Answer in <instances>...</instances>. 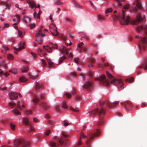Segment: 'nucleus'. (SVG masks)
<instances>
[{"instance_id":"obj_45","label":"nucleus","mask_w":147,"mask_h":147,"mask_svg":"<svg viewBox=\"0 0 147 147\" xmlns=\"http://www.w3.org/2000/svg\"><path fill=\"white\" fill-rule=\"evenodd\" d=\"M7 58L8 59L10 60H13V57L12 55L11 54L9 53L7 55Z\"/></svg>"},{"instance_id":"obj_60","label":"nucleus","mask_w":147,"mask_h":147,"mask_svg":"<svg viewBox=\"0 0 147 147\" xmlns=\"http://www.w3.org/2000/svg\"><path fill=\"white\" fill-rule=\"evenodd\" d=\"M29 26L30 28L32 29L35 27V25L34 24H30Z\"/></svg>"},{"instance_id":"obj_18","label":"nucleus","mask_w":147,"mask_h":147,"mask_svg":"<svg viewBox=\"0 0 147 147\" xmlns=\"http://www.w3.org/2000/svg\"><path fill=\"white\" fill-rule=\"evenodd\" d=\"M82 44H83V43L82 42L78 45V48L77 49V50L79 53H81L82 49L84 52H85L87 51V48L86 47H82Z\"/></svg>"},{"instance_id":"obj_28","label":"nucleus","mask_w":147,"mask_h":147,"mask_svg":"<svg viewBox=\"0 0 147 147\" xmlns=\"http://www.w3.org/2000/svg\"><path fill=\"white\" fill-rule=\"evenodd\" d=\"M139 68H143L145 70L147 69V62H146L139 67Z\"/></svg>"},{"instance_id":"obj_10","label":"nucleus","mask_w":147,"mask_h":147,"mask_svg":"<svg viewBox=\"0 0 147 147\" xmlns=\"http://www.w3.org/2000/svg\"><path fill=\"white\" fill-rule=\"evenodd\" d=\"M17 102L15 103L14 102H10L9 103V105L10 107L14 106L16 105L17 107L20 109H24L25 106L20 102Z\"/></svg>"},{"instance_id":"obj_37","label":"nucleus","mask_w":147,"mask_h":147,"mask_svg":"<svg viewBox=\"0 0 147 147\" xmlns=\"http://www.w3.org/2000/svg\"><path fill=\"white\" fill-rule=\"evenodd\" d=\"M66 58V57L64 55L62 56L61 57H60L59 59V62L58 64L61 63Z\"/></svg>"},{"instance_id":"obj_15","label":"nucleus","mask_w":147,"mask_h":147,"mask_svg":"<svg viewBox=\"0 0 147 147\" xmlns=\"http://www.w3.org/2000/svg\"><path fill=\"white\" fill-rule=\"evenodd\" d=\"M121 104L124 105L126 110L129 111L132 109V106L130 102H123L121 103Z\"/></svg>"},{"instance_id":"obj_2","label":"nucleus","mask_w":147,"mask_h":147,"mask_svg":"<svg viewBox=\"0 0 147 147\" xmlns=\"http://www.w3.org/2000/svg\"><path fill=\"white\" fill-rule=\"evenodd\" d=\"M142 16L140 14H138L136 17V19L133 20H130V17L127 16H125V14L124 10H122V12L119 15H115V19L116 20H119L121 25H127L129 23L131 24L137 25L140 22L141 20H143L144 16L142 17Z\"/></svg>"},{"instance_id":"obj_4","label":"nucleus","mask_w":147,"mask_h":147,"mask_svg":"<svg viewBox=\"0 0 147 147\" xmlns=\"http://www.w3.org/2000/svg\"><path fill=\"white\" fill-rule=\"evenodd\" d=\"M130 9L131 11L137 13L139 11H142L143 8L140 0H135L133 4V7H131Z\"/></svg>"},{"instance_id":"obj_12","label":"nucleus","mask_w":147,"mask_h":147,"mask_svg":"<svg viewBox=\"0 0 147 147\" xmlns=\"http://www.w3.org/2000/svg\"><path fill=\"white\" fill-rule=\"evenodd\" d=\"M25 44L24 42H22L20 41L18 45V48H17L15 47H13V49L14 50V52L16 54H17L18 53V51H20L24 49V46L25 45Z\"/></svg>"},{"instance_id":"obj_59","label":"nucleus","mask_w":147,"mask_h":147,"mask_svg":"<svg viewBox=\"0 0 147 147\" xmlns=\"http://www.w3.org/2000/svg\"><path fill=\"white\" fill-rule=\"evenodd\" d=\"M130 6L129 5H126L123 6V9H129Z\"/></svg>"},{"instance_id":"obj_29","label":"nucleus","mask_w":147,"mask_h":147,"mask_svg":"<svg viewBox=\"0 0 147 147\" xmlns=\"http://www.w3.org/2000/svg\"><path fill=\"white\" fill-rule=\"evenodd\" d=\"M12 112L13 114L15 115H20V114L18 109H14L12 110Z\"/></svg>"},{"instance_id":"obj_21","label":"nucleus","mask_w":147,"mask_h":147,"mask_svg":"<svg viewBox=\"0 0 147 147\" xmlns=\"http://www.w3.org/2000/svg\"><path fill=\"white\" fill-rule=\"evenodd\" d=\"M39 105L45 111H46L49 109V106L44 102H42L39 103Z\"/></svg>"},{"instance_id":"obj_43","label":"nucleus","mask_w":147,"mask_h":147,"mask_svg":"<svg viewBox=\"0 0 147 147\" xmlns=\"http://www.w3.org/2000/svg\"><path fill=\"white\" fill-rule=\"evenodd\" d=\"M73 3L76 7L79 8H80L81 7V6L79 5L74 0H73Z\"/></svg>"},{"instance_id":"obj_16","label":"nucleus","mask_w":147,"mask_h":147,"mask_svg":"<svg viewBox=\"0 0 147 147\" xmlns=\"http://www.w3.org/2000/svg\"><path fill=\"white\" fill-rule=\"evenodd\" d=\"M61 52L65 53L66 55L69 54V57L71 58L72 57V54L71 53H69L70 50V49H66L65 47L63 46L61 47Z\"/></svg>"},{"instance_id":"obj_6","label":"nucleus","mask_w":147,"mask_h":147,"mask_svg":"<svg viewBox=\"0 0 147 147\" xmlns=\"http://www.w3.org/2000/svg\"><path fill=\"white\" fill-rule=\"evenodd\" d=\"M147 42V38L146 37H143L138 44V46L140 51H141L145 49L146 47V44Z\"/></svg>"},{"instance_id":"obj_27","label":"nucleus","mask_w":147,"mask_h":147,"mask_svg":"<svg viewBox=\"0 0 147 147\" xmlns=\"http://www.w3.org/2000/svg\"><path fill=\"white\" fill-rule=\"evenodd\" d=\"M0 4L2 5L6 6L8 9H9L11 7V5L10 3L7 4L6 2L0 1Z\"/></svg>"},{"instance_id":"obj_8","label":"nucleus","mask_w":147,"mask_h":147,"mask_svg":"<svg viewBox=\"0 0 147 147\" xmlns=\"http://www.w3.org/2000/svg\"><path fill=\"white\" fill-rule=\"evenodd\" d=\"M42 29H40L39 30L38 32L36 33V41L38 44L41 45L42 43V39L40 36L43 37L45 36V35L42 34Z\"/></svg>"},{"instance_id":"obj_41","label":"nucleus","mask_w":147,"mask_h":147,"mask_svg":"<svg viewBox=\"0 0 147 147\" xmlns=\"http://www.w3.org/2000/svg\"><path fill=\"white\" fill-rule=\"evenodd\" d=\"M104 65H103L102 64L99 65V67L101 68H102L104 67V66L106 67L109 65V64L108 63H104Z\"/></svg>"},{"instance_id":"obj_22","label":"nucleus","mask_w":147,"mask_h":147,"mask_svg":"<svg viewBox=\"0 0 147 147\" xmlns=\"http://www.w3.org/2000/svg\"><path fill=\"white\" fill-rule=\"evenodd\" d=\"M62 39L64 40L65 45L67 46H69L72 44L71 41L69 40H66V37L63 35H62L61 37Z\"/></svg>"},{"instance_id":"obj_46","label":"nucleus","mask_w":147,"mask_h":147,"mask_svg":"<svg viewBox=\"0 0 147 147\" xmlns=\"http://www.w3.org/2000/svg\"><path fill=\"white\" fill-rule=\"evenodd\" d=\"M63 4V3L61 2L59 0H57V1H55L54 4L55 5H61Z\"/></svg>"},{"instance_id":"obj_5","label":"nucleus","mask_w":147,"mask_h":147,"mask_svg":"<svg viewBox=\"0 0 147 147\" xmlns=\"http://www.w3.org/2000/svg\"><path fill=\"white\" fill-rule=\"evenodd\" d=\"M14 147H30L29 142H25L22 140L16 139L13 141ZM1 147H9L2 146Z\"/></svg>"},{"instance_id":"obj_58","label":"nucleus","mask_w":147,"mask_h":147,"mask_svg":"<svg viewBox=\"0 0 147 147\" xmlns=\"http://www.w3.org/2000/svg\"><path fill=\"white\" fill-rule=\"evenodd\" d=\"M63 123H64V125L65 126H67L69 124H70V123L67 122L65 120L63 121Z\"/></svg>"},{"instance_id":"obj_34","label":"nucleus","mask_w":147,"mask_h":147,"mask_svg":"<svg viewBox=\"0 0 147 147\" xmlns=\"http://www.w3.org/2000/svg\"><path fill=\"white\" fill-rule=\"evenodd\" d=\"M61 107L62 108L64 109H66L68 108V106L67 105L66 102H62L61 103Z\"/></svg>"},{"instance_id":"obj_23","label":"nucleus","mask_w":147,"mask_h":147,"mask_svg":"<svg viewBox=\"0 0 147 147\" xmlns=\"http://www.w3.org/2000/svg\"><path fill=\"white\" fill-rule=\"evenodd\" d=\"M95 61V59L94 58H90L88 60V62L89 64H88V66L89 67H92L93 66V65L92 64V63H94Z\"/></svg>"},{"instance_id":"obj_7","label":"nucleus","mask_w":147,"mask_h":147,"mask_svg":"<svg viewBox=\"0 0 147 147\" xmlns=\"http://www.w3.org/2000/svg\"><path fill=\"white\" fill-rule=\"evenodd\" d=\"M100 134V130L98 129L97 130V132L95 133L93 135L92 134H90L89 136L90 137V138L88 139L86 142V147H91V144L90 143V141L92 139H93L94 137L98 136Z\"/></svg>"},{"instance_id":"obj_38","label":"nucleus","mask_w":147,"mask_h":147,"mask_svg":"<svg viewBox=\"0 0 147 147\" xmlns=\"http://www.w3.org/2000/svg\"><path fill=\"white\" fill-rule=\"evenodd\" d=\"M70 109L72 111L74 112H78L79 111V109L78 108H76L74 109L72 107H70Z\"/></svg>"},{"instance_id":"obj_51","label":"nucleus","mask_w":147,"mask_h":147,"mask_svg":"<svg viewBox=\"0 0 147 147\" xmlns=\"http://www.w3.org/2000/svg\"><path fill=\"white\" fill-rule=\"evenodd\" d=\"M112 11V9L111 8H108L105 11V13H107L110 12H111Z\"/></svg>"},{"instance_id":"obj_49","label":"nucleus","mask_w":147,"mask_h":147,"mask_svg":"<svg viewBox=\"0 0 147 147\" xmlns=\"http://www.w3.org/2000/svg\"><path fill=\"white\" fill-rule=\"evenodd\" d=\"M20 80L21 82H26L27 80L24 77H21L20 78Z\"/></svg>"},{"instance_id":"obj_40","label":"nucleus","mask_w":147,"mask_h":147,"mask_svg":"<svg viewBox=\"0 0 147 147\" xmlns=\"http://www.w3.org/2000/svg\"><path fill=\"white\" fill-rule=\"evenodd\" d=\"M47 61L49 65V67H51L52 66V65L53 64V63L52 62L51 60L50 59H47Z\"/></svg>"},{"instance_id":"obj_3","label":"nucleus","mask_w":147,"mask_h":147,"mask_svg":"<svg viewBox=\"0 0 147 147\" xmlns=\"http://www.w3.org/2000/svg\"><path fill=\"white\" fill-rule=\"evenodd\" d=\"M68 136L63 133H62L61 138L59 141L60 144H57L55 142H50L49 145L52 147H57L58 146L60 145H63L64 146H66L69 144V141L68 139Z\"/></svg>"},{"instance_id":"obj_24","label":"nucleus","mask_w":147,"mask_h":147,"mask_svg":"<svg viewBox=\"0 0 147 147\" xmlns=\"http://www.w3.org/2000/svg\"><path fill=\"white\" fill-rule=\"evenodd\" d=\"M144 29L145 30H147V24L143 27L142 26H139L137 27L136 28V31L137 32H140V31Z\"/></svg>"},{"instance_id":"obj_20","label":"nucleus","mask_w":147,"mask_h":147,"mask_svg":"<svg viewBox=\"0 0 147 147\" xmlns=\"http://www.w3.org/2000/svg\"><path fill=\"white\" fill-rule=\"evenodd\" d=\"M22 123L26 124V125L29 124V125L31 127V130L29 131V132L31 131H33V130L31 127L32 124L31 123H29V121L28 118L23 117L22 118Z\"/></svg>"},{"instance_id":"obj_52","label":"nucleus","mask_w":147,"mask_h":147,"mask_svg":"<svg viewBox=\"0 0 147 147\" xmlns=\"http://www.w3.org/2000/svg\"><path fill=\"white\" fill-rule=\"evenodd\" d=\"M41 61L42 62V65L43 67H44L46 65V61L44 59H42Z\"/></svg>"},{"instance_id":"obj_39","label":"nucleus","mask_w":147,"mask_h":147,"mask_svg":"<svg viewBox=\"0 0 147 147\" xmlns=\"http://www.w3.org/2000/svg\"><path fill=\"white\" fill-rule=\"evenodd\" d=\"M41 84L39 82H36L35 88L36 89H39L40 88Z\"/></svg>"},{"instance_id":"obj_63","label":"nucleus","mask_w":147,"mask_h":147,"mask_svg":"<svg viewBox=\"0 0 147 147\" xmlns=\"http://www.w3.org/2000/svg\"><path fill=\"white\" fill-rule=\"evenodd\" d=\"M76 100L80 101L82 100V98L80 96H77L76 98Z\"/></svg>"},{"instance_id":"obj_50","label":"nucleus","mask_w":147,"mask_h":147,"mask_svg":"<svg viewBox=\"0 0 147 147\" xmlns=\"http://www.w3.org/2000/svg\"><path fill=\"white\" fill-rule=\"evenodd\" d=\"M107 75V77L110 78H114L113 76H112L110 74L108 71L106 72Z\"/></svg>"},{"instance_id":"obj_47","label":"nucleus","mask_w":147,"mask_h":147,"mask_svg":"<svg viewBox=\"0 0 147 147\" xmlns=\"http://www.w3.org/2000/svg\"><path fill=\"white\" fill-rule=\"evenodd\" d=\"M10 127L11 129L12 130H14L15 127V125L13 123H10Z\"/></svg>"},{"instance_id":"obj_19","label":"nucleus","mask_w":147,"mask_h":147,"mask_svg":"<svg viewBox=\"0 0 147 147\" xmlns=\"http://www.w3.org/2000/svg\"><path fill=\"white\" fill-rule=\"evenodd\" d=\"M92 86V83L89 81L86 82L83 85L82 87L88 90H91Z\"/></svg>"},{"instance_id":"obj_42","label":"nucleus","mask_w":147,"mask_h":147,"mask_svg":"<svg viewBox=\"0 0 147 147\" xmlns=\"http://www.w3.org/2000/svg\"><path fill=\"white\" fill-rule=\"evenodd\" d=\"M28 76L30 78L32 79H35L38 76H33L30 73H28Z\"/></svg>"},{"instance_id":"obj_36","label":"nucleus","mask_w":147,"mask_h":147,"mask_svg":"<svg viewBox=\"0 0 147 147\" xmlns=\"http://www.w3.org/2000/svg\"><path fill=\"white\" fill-rule=\"evenodd\" d=\"M9 48L5 46H3L1 48V51L2 52L5 53L6 51L9 50Z\"/></svg>"},{"instance_id":"obj_30","label":"nucleus","mask_w":147,"mask_h":147,"mask_svg":"<svg viewBox=\"0 0 147 147\" xmlns=\"http://www.w3.org/2000/svg\"><path fill=\"white\" fill-rule=\"evenodd\" d=\"M82 137L83 138H85L86 137V136H85L83 133H81V134H80V139L78 141V145H81L82 144V142H81V137Z\"/></svg>"},{"instance_id":"obj_44","label":"nucleus","mask_w":147,"mask_h":147,"mask_svg":"<svg viewBox=\"0 0 147 147\" xmlns=\"http://www.w3.org/2000/svg\"><path fill=\"white\" fill-rule=\"evenodd\" d=\"M32 113V111L31 110H27L25 111V113L27 115L31 114Z\"/></svg>"},{"instance_id":"obj_17","label":"nucleus","mask_w":147,"mask_h":147,"mask_svg":"<svg viewBox=\"0 0 147 147\" xmlns=\"http://www.w3.org/2000/svg\"><path fill=\"white\" fill-rule=\"evenodd\" d=\"M9 95L11 100H16L18 97V93L15 92H10L9 93Z\"/></svg>"},{"instance_id":"obj_56","label":"nucleus","mask_w":147,"mask_h":147,"mask_svg":"<svg viewBox=\"0 0 147 147\" xmlns=\"http://www.w3.org/2000/svg\"><path fill=\"white\" fill-rule=\"evenodd\" d=\"M134 80V78L133 77L131 78L130 79H127L126 80V81H128V82L129 83H130L132 82Z\"/></svg>"},{"instance_id":"obj_11","label":"nucleus","mask_w":147,"mask_h":147,"mask_svg":"<svg viewBox=\"0 0 147 147\" xmlns=\"http://www.w3.org/2000/svg\"><path fill=\"white\" fill-rule=\"evenodd\" d=\"M111 83L114 85H117V84H119L120 87L121 89L124 88V87L123 86V83L121 81V80H117L115 78H114L110 82Z\"/></svg>"},{"instance_id":"obj_14","label":"nucleus","mask_w":147,"mask_h":147,"mask_svg":"<svg viewBox=\"0 0 147 147\" xmlns=\"http://www.w3.org/2000/svg\"><path fill=\"white\" fill-rule=\"evenodd\" d=\"M51 25H53V27L52 28H53L51 27L50 25L49 26V27L50 29V31L51 33L53 34L55 36L58 35L59 34V33L57 32V30L55 25L53 23Z\"/></svg>"},{"instance_id":"obj_53","label":"nucleus","mask_w":147,"mask_h":147,"mask_svg":"<svg viewBox=\"0 0 147 147\" xmlns=\"http://www.w3.org/2000/svg\"><path fill=\"white\" fill-rule=\"evenodd\" d=\"M18 35L21 37H23L24 36L22 32L20 30L18 31Z\"/></svg>"},{"instance_id":"obj_31","label":"nucleus","mask_w":147,"mask_h":147,"mask_svg":"<svg viewBox=\"0 0 147 147\" xmlns=\"http://www.w3.org/2000/svg\"><path fill=\"white\" fill-rule=\"evenodd\" d=\"M98 20L101 22L105 21V18L104 16L101 15H99L98 16Z\"/></svg>"},{"instance_id":"obj_32","label":"nucleus","mask_w":147,"mask_h":147,"mask_svg":"<svg viewBox=\"0 0 147 147\" xmlns=\"http://www.w3.org/2000/svg\"><path fill=\"white\" fill-rule=\"evenodd\" d=\"M44 98L45 96L44 95L42 94L40 95V98H36L33 101H38L39 100H44Z\"/></svg>"},{"instance_id":"obj_64","label":"nucleus","mask_w":147,"mask_h":147,"mask_svg":"<svg viewBox=\"0 0 147 147\" xmlns=\"http://www.w3.org/2000/svg\"><path fill=\"white\" fill-rule=\"evenodd\" d=\"M33 120L34 122L36 123L39 122V120H38V119L37 118H34L33 119Z\"/></svg>"},{"instance_id":"obj_61","label":"nucleus","mask_w":147,"mask_h":147,"mask_svg":"<svg viewBox=\"0 0 147 147\" xmlns=\"http://www.w3.org/2000/svg\"><path fill=\"white\" fill-rule=\"evenodd\" d=\"M76 93V90L75 89H73L71 92L72 95H75Z\"/></svg>"},{"instance_id":"obj_33","label":"nucleus","mask_w":147,"mask_h":147,"mask_svg":"<svg viewBox=\"0 0 147 147\" xmlns=\"http://www.w3.org/2000/svg\"><path fill=\"white\" fill-rule=\"evenodd\" d=\"M28 70V67L27 66L23 67L22 69V72L23 73L27 72Z\"/></svg>"},{"instance_id":"obj_25","label":"nucleus","mask_w":147,"mask_h":147,"mask_svg":"<svg viewBox=\"0 0 147 147\" xmlns=\"http://www.w3.org/2000/svg\"><path fill=\"white\" fill-rule=\"evenodd\" d=\"M23 22L25 23H28L30 22L31 19L29 17L25 16L23 18Z\"/></svg>"},{"instance_id":"obj_48","label":"nucleus","mask_w":147,"mask_h":147,"mask_svg":"<svg viewBox=\"0 0 147 147\" xmlns=\"http://www.w3.org/2000/svg\"><path fill=\"white\" fill-rule=\"evenodd\" d=\"M74 62L77 64H78L80 62V60L78 58H76L74 59Z\"/></svg>"},{"instance_id":"obj_35","label":"nucleus","mask_w":147,"mask_h":147,"mask_svg":"<svg viewBox=\"0 0 147 147\" xmlns=\"http://www.w3.org/2000/svg\"><path fill=\"white\" fill-rule=\"evenodd\" d=\"M64 95L67 98H70L72 95L71 93L68 92H65L64 93Z\"/></svg>"},{"instance_id":"obj_55","label":"nucleus","mask_w":147,"mask_h":147,"mask_svg":"<svg viewBox=\"0 0 147 147\" xmlns=\"http://www.w3.org/2000/svg\"><path fill=\"white\" fill-rule=\"evenodd\" d=\"M12 73L13 74H16L17 73V71L16 69L14 68L12 70Z\"/></svg>"},{"instance_id":"obj_13","label":"nucleus","mask_w":147,"mask_h":147,"mask_svg":"<svg viewBox=\"0 0 147 147\" xmlns=\"http://www.w3.org/2000/svg\"><path fill=\"white\" fill-rule=\"evenodd\" d=\"M57 44H51L49 46H47L46 47L43 46V49L45 50L49 53H51L52 51L51 48L57 49Z\"/></svg>"},{"instance_id":"obj_62","label":"nucleus","mask_w":147,"mask_h":147,"mask_svg":"<svg viewBox=\"0 0 147 147\" xmlns=\"http://www.w3.org/2000/svg\"><path fill=\"white\" fill-rule=\"evenodd\" d=\"M45 118L47 119H48L50 118V116L48 114H45Z\"/></svg>"},{"instance_id":"obj_26","label":"nucleus","mask_w":147,"mask_h":147,"mask_svg":"<svg viewBox=\"0 0 147 147\" xmlns=\"http://www.w3.org/2000/svg\"><path fill=\"white\" fill-rule=\"evenodd\" d=\"M27 3L29 5V6L31 7L32 9H33L34 7L35 3L34 1H28Z\"/></svg>"},{"instance_id":"obj_1","label":"nucleus","mask_w":147,"mask_h":147,"mask_svg":"<svg viewBox=\"0 0 147 147\" xmlns=\"http://www.w3.org/2000/svg\"><path fill=\"white\" fill-rule=\"evenodd\" d=\"M118 104V102H100L99 109L96 108L94 110L89 112V115L92 116L97 113L99 116V120L98 124L101 125L103 124L104 121L102 120L105 114V109L107 107H115Z\"/></svg>"},{"instance_id":"obj_57","label":"nucleus","mask_w":147,"mask_h":147,"mask_svg":"<svg viewBox=\"0 0 147 147\" xmlns=\"http://www.w3.org/2000/svg\"><path fill=\"white\" fill-rule=\"evenodd\" d=\"M65 20L66 22H69L70 24H71L72 21L71 20L68 18H66Z\"/></svg>"},{"instance_id":"obj_9","label":"nucleus","mask_w":147,"mask_h":147,"mask_svg":"<svg viewBox=\"0 0 147 147\" xmlns=\"http://www.w3.org/2000/svg\"><path fill=\"white\" fill-rule=\"evenodd\" d=\"M95 80H98L106 86H108L109 84V81L106 79L105 76L104 75H102L99 78H96Z\"/></svg>"},{"instance_id":"obj_54","label":"nucleus","mask_w":147,"mask_h":147,"mask_svg":"<svg viewBox=\"0 0 147 147\" xmlns=\"http://www.w3.org/2000/svg\"><path fill=\"white\" fill-rule=\"evenodd\" d=\"M55 108L56 109V111L58 112H59V111L60 110V108L59 107L58 105H56L55 106Z\"/></svg>"}]
</instances>
